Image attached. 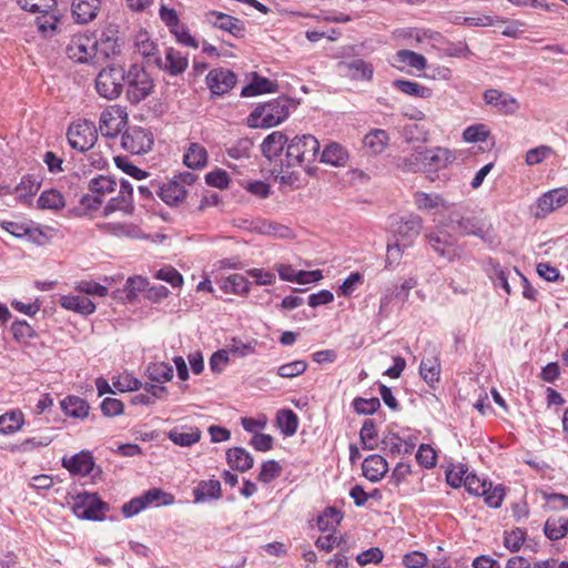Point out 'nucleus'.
Listing matches in <instances>:
<instances>
[{"instance_id":"f3484780","label":"nucleus","mask_w":568,"mask_h":568,"mask_svg":"<svg viewBox=\"0 0 568 568\" xmlns=\"http://www.w3.org/2000/svg\"><path fill=\"white\" fill-rule=\"evenodd\" d=\"M205 81L214 95H223L234 88L236 75L227 69H213L207 73Z\"/></svg>"},{"instance_id":"4468645a","label":"nucleus","mask_w":568,"mask_h":568,"mask_svg":"<svg viewBox=\"0 0 568 568\" xmlns=\"http://www.w3.org/2000/svg\"><path fill=\"white\" fill-rule=\"evenodd\" d=\"M568 203V190L566 187L554 189L544 193L537 200L535 217L544 219L555 210Z\"/></svg>"},{"instance_id":"b1692460","label":"nucleus","mask_w":568,"mask_h":568,"mask_svg":"<svg viewBox=\"0 0 568 568\" xmlns=\"http://www.w3.org/2000/svg\"><path fill=\"white\" fill-rule=\"evenodd\" d=\"M288 143V139L283 132L274 131L264 139L261 148L264 156L272 161L282 154L284 146Z\"/></svg>"},{"instance_id":"e433bc0d","label":"nucleus","mask_w":568,"mask_h":568,"mask_svg":"<svg viewBox=\"0 0 568 568\" xmlns=\"http://www.w3.org/2000/svg\"><path fill=\"white\" fill-rule=\"evenodd\" d=\"M189 64V60L185 55H183L180 51L169 48L165 51V64L164 69L171 75H178L183 73Z\"/></svg>"},{"instance_id":"49530a36","label":"nucleus","mask_w":568,"mask_h":568,"mask_svg":"<svg viewBox=\"0 0 568 568\" xmlns=\"http://www.w3.org/2000/svg\"><path fill=\"white\" fill-rule=\"evenodd\" d=\"M277 425L282 433L286 436H292L296 433L298 427L297 415L291 409H283L277 413Z\"/></svg>"},{"instance_id":"4be33fe9","label":"nucleus","mask_w":568,"mask_h":568,"mask_svg":"<svg viewBox=\"0 0 568 568\" xmlns=\"http://www.w3.org/2000/svg\"><path fill=\"white\" fill-rule=\"evenodd\" d=\"M363 475L372 483L379 481L388 471V464L381 455H371L364 459Z\"/></svg>"},{"instance_id":"79ce46f5","label":"nucleus","mask_w":568,"mask_h":568,"mask_svg":"<svg viewBox=\"0 0 568 568\" xmlns=\"http://www.w3.org/2000/svg\"><path fill=\"white\" fill-rule=\"evenodd\" d=\"M393 87L404 94L427 99L432 95V90L417 82L398 79L393 82Z\"/></svg>"},{"instance_id":"338daca9","label":"nucleus","mask_w":568,"mask_h":568,"mask_svg":"<svg viewBox=\"0 0 568 568\" xmlns=\"http://www.w3.org/2000/svg\"><path fill=\"white\" fill-rule=\"evenodd\" d=\"M155 278L170 283L173 287L183 284L182 275L172 266H165L155 273Z\"/></svg>"},{"instance_id":"9d476101","label":"nucleus","mask_w":568,"mask_h":568,"mask_svg":"<svg viewBox=\"0 0 568 568\" xmlns=\"http://www.w3.org/2000/svg\"><path fill=\"white\" fill-rule=\"evenodd\" d=\"M118 182L114 178L109 175H99L89 182V190L92 194L83 195L81 203L91 210L98 209L103 199L113 193Z\"/></svg>"},{"instance_id":"052dcab7","label":"nucleus","mask_w":568,"mask_h":568,"mask_svg":"<svg viewBox=\"0 0 568 568\" xmlns=\"http://www.w3.org/2000/svg\"><path fill=\"white\" fill-rule=\"evenodd\" d=\"M18 6L29 12L52 10L57 0H16Z\"/></svg>"},{"instance_id":"6e6d98bb","label":"nucleus","mask_w":568,"mask_h":568,"mask_svg":"<svg viewBox=\"0 0 568 568\" xmlns=\"http://www.w3.org/2000/svg\"><path fill=\"white\" fill-rule=\"evenodd\" d=\"M256 341L243 342L241 339L233 338L229 344V352L239 357H245L254 354L256 351Z\"/></svg>"},{"instance_id":"6ab92c4d","label":"nucleus","mask_w":568,"mask_h":568,"mask_svg":"<svg viewBox=\"0 0 568 568\" xmlns=\"http://www.w3.org/2000/svg\"><path fill=\"white\" fill-rule=\"evenodd\" d=\"M413 200L416 209L419 211H447L452 207V203L439 193L416 191L413 195Z\"/></svg>"},{"instance_id":"a211bd4d","label":"nucleus","mask_w":568,"mask_h":568,"mask_svg":"<svg viewBox=\"0 0 568 568\" xmlns=\"http://www.w3.org/2000/svg\"><path fill=\"white\" fill-rule=\"evenodd\" d=\"M209 21L217 29L226 31L235 38H243L245 34L244 23L232 16L219 11L207 13Z\"/></svg>"},{"instance_id":"09e8293b","label":"nucleus","mask_w":568,"mask_h":568,"mask_svg":"<svg viewBox=\"0 0 568 568\" xmlns=\"http://www.w3.org/2000/svg\"><path fill=\"white\" fill-rule=\"evenodd\" d=\"M38 203L40 207L50 210H60L65 205L63 195L54 189L42 192Z\"/></svg>"},{"instance_id":"1a4fd4ad","label":"nucleus","mask_w":568,"mask_h":568,"mask_svg":"<svg viewBox=\"0 0 568 568\" xmlns=\"http://www.w3.org/2000/svg\"><path fill=\"white\" fill-rule=\"evenodd\" d=\"M71 508L80 519L102 520L109 506L95 494H81L74 497Z\"/></svg>"},{"instance_id":"ddd939ff","label":"nucleus","mask_w":568,"mask_h":568,"mask_svg":"<svg viewBox=\"0 0 568 568\" xmlns=\"http://www.w3.org/2000/svg\"><path fill=\"white\" fill-rule=\"evenodd\" d=\"M120 211L125 214H132L134 211L133 204V186L126 180H120V189L116 196L109 200L103 209V215L109 216L113 212Z\"/></svg>"},{"instance_id":"cd10ccee","label":"nucleus","mask_w":568,"mask_h":568,"mask_svg":"<svg viewBox=\"0 0 568 568\" xmlns=\"http://www.w3.org/2000/svg\"><path fill=\"white\" fill-rule=\"evenodd\" d=\"M348 159V151L337 142L326 144L321 154V162L332 166H345Z\"/></svg>"},{"instance_id":"c756f323","label":"nucleus","mask_w":568,"mask_h":568,"mask_svg":"<svg viewBox=\"0 0 568 568\" xmlns=\"http://www.w3.org/2000/svg\"><path fill=\"white\" fill-rule=\"evenodd\" d=\"M251 231L258 234L282 239L290 237L292 235L290 227L267 220L253 221L251 223Z\"/></svg>"},{"instance_id":"6e6552de","label":"nucleus","mask_w":568,"mask_h":568,"mask_svg":"<svg viewBox=\"0 0 568 568\" xmlns=\"http://www.w3.org/2000/svg\"><path fill=\"white\" fill-rule=\"evenodd\" d=\"M99 39L94 33L74 34L67 45V54L79 63H87L98 54Z\"/></svg>"},{"instance_id":"7ed1b4c3","label":"nucleus","mask_w":568,"mask_h":568,"mask_svg":"<svg viewBox=\"0 0 568 568\" xmlns=\"http://www.w3.org/2000/svg\"><path fill=\"white\" fill-rule=\"evenodd\" d=\"M126 98L132 104L146 99L153 91L154 83L150 74L140 65L132 64L125 72Z\"/></svg>"},{"instance_id":"412c9836","label":"nucleus","mask_w":568,"mask_h":568,"mask_svg":"<svg viewBox=\"0 0 568 568\" xmlns=\"http://www.w3.org/2000/svg\"><path fill=\"white\" fill-rule=\"evenodd\" d=\"M201 430L195 426L181 425L168 433V438L181 447H190L201 439Z\"/></svg>"},{"instance_id":"423d86ee","label":"nucleus","mask_w":568,"mask_h":568,"mask_svg":"<svg viewBox=\"0 0 568 568\" xmlns=\"http://www.w3.org/2000/svg\"><path fill=\"white\" fill-rule=\"evenodd\" d=\"M464 487L475 496H483L485 503L491 508H499L505 497L504 488L500 485L493 486L490 481L480 479L475 474H468L464 480Z\"/></svg>"},{"instance_id":"3c124183","label":"nucleus","mask_w":568,"mask_h":568,"mask_svg":"<svg viewBox=\"0 0 568 568\" xmlns=\"http://www.w3.org/2000/svg\"><path fill=\"white\" fill-rule=\"evenodd\" d=\"M307 363L303 359H296L277 367V375L283 378H294L304 374L307 369Z\"/></svg>"},{"instance_id":"9b49d317","label":"nucleus","mask_w":568,"mask_h":568,"mask_svg":"<svg viewBox=\"0 0 568 568\" xmlns=\"http://www.w3.org/2000/svg\"><path fill=\"white\" fill-rule=\"evenodd\" d=\"M128 123L125 108L114 104L104 109L100 115L99 130L108 138L116 136Z\"/></svg>"},{"instance_id":"20e7f679","label":"nucleus","mask_w":568,"mask_h":568,"mask_svg":"<svg viewBox=\"0 0 568 568\" xmlns=\"http://www.w3.org/2000/svg\"><path fill=\"white\" fill-rule=\"evenodd\" d=\"M197 180V175L192 172H182L175 175L171 181L158 186V194L163 202L169 205H176L184 201L187 194V187L192 186Z\"/></svg>"},{"instance_id":"bb28decb","label":"nucleus","mask_w":568,"mask_h":568,"mask_svg":"<svg viewBox=\"0 0 568 568\" xmlns=\"http://www.w3.org/2000/svg\"><path fill=\"white\" fill-rule=\"evenodd\" d=\"M100 0H73L72 14L78 23H88L97 17Z\"/></svg>"},{"instance_id":"7c9ffc66","label":"nucleus","mask_w":568,"mask_h":568,"mask_svg":"<svg viewBox=\"0 0 568 568\" xmlns=\"http://www.w3.org/2000/svg\"><path fill=\"white\" fill-rule=\"evenodd\" d=\"M226 460L231 468L245 473L253 467L254 458L242 447H233L226 452Z\"/></svg>"},{"instance_id":"a19ab883","label":"nucleus","mask_w":568,"mask_h":568,"mask_svg":"<svg viewBox=\"0 0 568 568\" xmlns=\"http://www.w3.org/2000/svg\"><path fill=\"white\" fill-rule=\"evenodd\" d=\"M61 407L65 415L75 417V418H84L89 414V405L88 403L77 396H68L61 402Z\"/></svg>"},{"instance_id":"72a5a7b5","label":"nucleus","mask_w":568,"mask_h":568,"mask_svg":"<svg viewBox=\"0 0 568 568\" xmlns=\"http://www.w3.org/2000/svg\"><path fill=\"white\" fill-rule=\"evenodd\" d=\"M97 227L100 232L104 234H111L114 236H125V237H138L140 235V230L138 226L128 223L121 222H104L98 223Z\"/></svg>"},{"instance_id":"603ef678","label":"nucleus","mask_w":568,"mask_h":568,"mask_svg":"<svg viewBox=\"0 0 568 568\" xmlns=\"http://www.w3.org/2000/svg\"><path fill=\"white\" fill-rule=\"evenodd\" d=\"M39 187L40 183L36 178L26 175L21 179L20 183L14 187V190H12V193H16L20 199H26L36 194Z\"/></svg>"},{"instance_id":"f8f14e48","label":"nucleus","mask_w":568,"mask_h":568,"mask_svg":"<svg viewBox=\"0 0 568 568\" xmlns=\"http://www.w3.org/2000/svg\"><path fill=\"white\" fill-rule=\"evenodd\" d=\"M121 144L124 150L132 154H143L151 150L153 135L142 126H130L122 134Z\"/></svg>"},{"instance_id":"0e129e2a","label":"nucleus","mask_w":568,"mask_h":568,"mask_svg":"<svg viewBox=\"0 0 568 568\" xmlns=\"http://www.w3.org/2000/svg\"><path fill=\"white\" fill-rule=\"evenodd\" d=\"M489 132L484 124H476L466 128L463 132V138L466 142H484L488 138Z\"/></svg>"},{"instance_id":"13d9d810","label":"nucleus","mask_w":568,"mask_h":568,"mask_svg":"<svg viewBox=\"0 0 568 568\" xmlns=\"http://www.w3.org/2000/svg\"><path fill=\"white\" fill-rule=\"evenodd\" d=\"M468 469L465 465H454L446 471V481L453 488L464 486L465 477L468 475Z\"/></svg>"},{"instance_id":"58836bf2","label":"nucleus","mask_w":568,"mask_h":568,"mask_svg":"<svg viewBox=\"0 0 568 568\" xmlns=\"http://www.w3.org/2000/svg\"><path fill=\"white\" fill-rule=\"evenodd\" d=\"M424 150L415 152L398 159L397 166L404 172H419L427 170Z\"/></svg>"},{"instance_id":"37998d69","label":"nucleus","mask_w":568,"mask_h":568,"mask_svg":"<svg viewBox=\"0 0 568 568\" xmlns=\"http://www.w3.org/2000/svg\"><path fill=\"white\" fill-rule=\"evenodd\" d=\"M419 374L429 385L438 382L440 375V364L437 357L432 356L424 358L419 365Z\"/></svg>"},{"instance_id":"2eb2a0df","label":"nucleus","mask_w":568,"mask_h":568,"mask_svg":"<svg viewBox=\"0 0 568 568\" xmlns=\"http://www.w3.org/2000/svg\"><path fill=\"white\" fill-rule=\"evenodd\" d=\"M486 104L496 109L501 114H515L520 104L513 95L497 89H488L483 94Z\"/></svg>"},{"instance_id":"dca6fc26","label":"nucleus","mask_w":568,"mask_h":568,"mask_svg":"<svg viewBox=\"0 0 568 568\" xmlns=\"http://www.w3.org/2000/svg\"><path fill=\"white\" fill-rule=\"evenodd\" d=\"M337 70L343 77L356 81H369L374 74V68L363 59L344 60L337 63Z\"/></svg>"},{"instance_id":"a878e982","label":"nucleus","mask_w":568,"mask_h":568,"mask_svg":"<svg viewBox=\"0 0 568 568\" xmlns=\"http://www.w3.org/2000/svg\"><path fill=\"white\" fill-rule=\"evenodd\" d=\"M423 219L417 214H410L403 217L397 227V234L400 239L407 241L409 245L422 232ZM406 246V244H404Z\"/></svg>"},{"instance_id":"f704fd0d","label":"nucleus","mask_w":568,"mask_h":568,"mask_svg":"<svg viewBox=\"0 0 568 568\" xmlns=\"http://www.w3.org/2000/svg\"><path fill=\"white\" fill-rule=\"evenodd\" d=\"M184 164L190 169H202L207 163V151L200 143H191L183 155Z\"/></svg>"},{"instance_id":"0eeeda50","label":"nucleus","mask_w":568,"mask_h":568,"mask_svg":"<svg viewBox=\"0 0 568 568\" xmlns=\"http://www.w3.org/2000/svg\"><path fill=\"white\" fill-rule=\"evenodd\" d=\"M67 138L70 146L80 152L90 150L98 140L95 124L88 120H79L70 124Z\"/></svg>"},{"instance_id":"4d7b16f0","label":"nucleus","mask_w":568,"mask_h":568,"mask_svg":"<svg viewBox=\"0 0 568 568\" xmlns=\"http://www.w3.org/2000/svg\"><path fill=\"white\" fill-rule=\"evenodd\" d=\"M149 282L145 277L142 276H132L129 277L124 284V292L126 294V298L132 301L136 297L140 292H143L148 288Z\"/></svg>"},{"instance_id":"ea45409f","label":"nucleus","mask_w":568,"mask_h":568,"mask_svg":"<svg viewBox=\"0 0 568 568\" xmlns=\"http://www.w3.org/2000/svg\"><path fill=\"white\" fill-rule=\"evenodd\" d=\"M544 532L550 540H559L568 532V518L550 517L544 525Z\"/></svg>"},{"instance_id":"a18cd8bd","label":"nucleus","mask_w":568,"mask_h":568,"mask_svg":"<svg viewBox=\"0 0 568 568\" xmlns=\"http://www.w3.org/2000/svg\"><path fill=\"white\" fill-rule=\"evenodd\" d=\"M222 290L225 293H232L236 295H245L248 293L250 283L242 274H232L226 277L222 284Z\"/></svg>"},{"instance_id":"473e14b6","label":"nucleus","mask_w":568,"mask_h":568,"mask_svg":"<svg viewBox=\"0 0 568 568\" xmlns=\"http://www.w3.org/2000/svg\"><path fill=\"white\" fill-rule=\"evenodd\" d=\"M427 170H439L454 161L453 153L445 148L424 149Z\"/></svg>"},{"instance_id":"864d4df0","label":"nucleus","mask_w":568,"mask_h":568,"mask_svg":"<svg viewBox=\"0 0 568 568\" xmlns=\"http://www.w3.org/2000/svg\"><path fill=\"white\" fill-rule=\"evenodd\" d=\"M38 12L41 13L36 20L39 31L44 36L53 33L59 21L58 17L51 10Z\"/></svg>"},{"instance_id":"f03ea898","label":"nucleus","mask_w":568,"mask_h":568,"mask_svg":"<svg viewBox=\"0 0 568 568\" xmlns=\"http://www.w3.org/2000/svg\"><path fill=\"white\" fill-rule=\"evenodd\" d=\"M320 151L318 140L311 134L294 136L286 148L285 165L287 168L311 165Z\"/></svg>"},{"instance_id":"69168bd1","label":"nucleus","mask_w":568,"mask_h":568,"mask_svg":"<svg viewBox=\"0 0 568 568\" xmlns=\"http://www.w3.org/2000/svg\"><path fill=\"white\" fill-rule=\"evenodd\" d=\"M416 459L425 468H432L436 465V452L429 445L422 444L417 450Z\"/></svg>"},{"instance_id":"774afa93","label":"nucleus","mask_w":568,"mask_h":568,"mask_svg":"<svg viewBox=\"0 0 568 568\" xmlns=\"http://www.w3.org/2000/svg\"><path fill=\"white\" fill-rule=\"evenodd\" d=\"M524 541H525V531L519 528L511 530L509 532H506L505 538H504L505 547L513 552L518 551L520 549L521 545L524 544Z\"/></svg>"},{"instance_id":"de8ad7c7","label":"nucleus","mask_w":568,"mask_h":568,"mask_svg":"<svg viewBox=\"0 0 568 568\" xmlns=\"http://www.w3.org/2000/svg\"><path fill=\"white\" fill-rule=\"evenodd\" d=\"M148 377L156 383H165L173 377V367L166 363H152L146 367Z\"/></svg>"},{"instance_id":"f257e3e1","label":"nucleus","mask_w":568,"mask_h":568,"mask_svg":"<svg viewBox=\"0 0 568 568\" xmlns=\"http://www.w3.org/2000/svg\"><path fill=\"white\" fill-rule=\"evenodd\" d=\"M292 101L286 97H280L266 102L250 114L247 123L252 128H272L282 123L290 114Z\"/></svg>"},{"instance_id":"c9c22d12","label":"nucleus","mask_w":568,"mask_h":568,"mask_svg":"<svg viewBox=\"0 0 568 568\" xmlns=\"http://www.w3.org/2000/svg\"><path fill=\"white\" fill-rule=\"evenodd\" d=\"M24 425V415L20 409H12L0 415V434H14Z\"/></svg>"},{"instance_id":"2f4dec72","label":"nucleus","mask_w":568,"mask_h":568,"mask_svg":"<svg viewBox=\"0 0 568 568\" xmlns=\"http://www.w3.org/2000/svg\"><path fill=\"white\" fill-rule=\"evenodd\" d=\"M450 223L454 230L462 235H476L483 236V226L480 222L473 216H458L456 213L450 215Z\"/></svg>"},{"instance_id":"5701e85b","label":"nucleus","mask_w":568,"mask_h":568,"mask_svg":"<svg viewBox=\"0 0 568 568\" xmlns=\"http://www.w3.org/2000/svg\"><path fill=\"white\" fill-rule=\"evenodd\" d=\"M393 65L399 70L409 67L417 71H423L426 68V58L410 50H398L393 57Z\"/></svg>"},{"instance_id":"39448f33","label":"nucleus","mask_w":568,"mask_h":568,"mask_svg":"<svg viewBox=\"0 0 568 568\" xmlns=\"http://www.w3.org/2000/svg\"><path fill=\"white\" fill-rule=\"evenodd\" d=\"M125 71L120 65H111L101 70L95 79L97 92L108 100L116 99L122 90Z\"/></svg>"},{"instance_id":"393cba45","label":"nucleus","mask_w":568,"mask_h":568,"mask_svg":"<svg viewBox=\"0 0 568 568\" xmlns=\"http://www.w3.org/2000/svg\"><path fill=\"white\" fill-rule=\"evenodd\" d=\"M389 144V134L382 129H373L363 138L364 149L374 155L383 153Z\"/></svg>"},{"instance_id":"c85d7f7f","label":"nucleus","mask_w":568,"mask_h":568,"mask_svg":"<svg viewBox=\"0 0 568 568\" xmlns=\"http://www.w3.org/2000/svg\"><path fill=\"white\" fill-rule=\"evenodd\" d=\"M59 304L68 310L82 315H90L95 311V304L85 296L63 295L60 297Z\"/></svg>"},{"instance_id":"4c0bfd02","label":"nucleus","mask_w":568,"mask_h":568,"mask_svg":"<svg viewBox=\"0 0 568 568\" xmlns=\"http://www.w3.org/2000/svg\"><path fill=\"white\" fill-rule=\"evenodd\" d=\"M220 497H221V483L216 479L202 480L194 488L195 503H201L209 498L219 499Z\"/></svg>"},{"instance_id":"8fccbe9b","label":"nucleus","mask_w":568,"mask_h":568,"mask_svg":"<svg viewBox=\"0 0 568 568\" xmlns=\"http://www.w3.org/2000/svg\"><path fill=\"white\" fill-rule=\"evenodd\" d=\"M359 437L365 449L373 450L377 447L376 425L373 419H366L361 428Z\"/></svg>"},{"instance_id":"680f3d73","label":"nucleus","mask_w":568,"mask_h":568,"mask_svg":"<svg viewBox=\"0 0 568 568\" xmlns=\"http://www.w3.org/2000/svg\"><path fill=\"white\" fill-rule=\"evenodd\" d=\"M145 506L152 505L154 503H159L162 505H171L174 500L173 496L164 493L159 488H153L145 491L142 495Z\"/></svg>"},{"instance_id":"c03bdc74","label":"nucleus","mask_w":568,"mask_h":568,"mask_svg":"<svg viewBox=\"0 0 568 568\" xmlns=\"http://www.w3.org/2000/svg\"><path fill=\"white\" fill-rule=\"evenodd\" d=\"M276 84L266 78L255 77V79L242 89V97H254L262 93L274 92Z\"/></svg>"},{"instance_id":"bf43d9fd","label":"nucleus","mask_w":568,"mask_h":568,"mask_svg":"<svg viewBox=\"0 0 568 568\" xmlns=\"http://www.w3.org/2000/svg\"><path fill=\"white\" fill-rule=\"evenodd\" d=\"M112 385L119 392H133L142 386L141 382L130 374H121L114 377Z\"/></svg>"},{"instance_id":"aec40b11","label":"nucleus","mask_w":568,"mask_h":568,"mask_svg":"<svg viewBox=\"0 0 568 568\" xmlns=\"http://www.w3.org/2000/svg\"><path fill=\"white\" fill-rule=\"evenodd\" d=\"M62 466L74 475L87 476L92 471L94 462L91 453L82 450L71 457H63Z\"/></svg>"},{"instance_id":"5fc2aeb1","label":"nucleus","mask_w":568,"mask_h":568,"mask_svg":"<svg viewBox=\"0 0 568 568\" xmlns=\"http://www.w3.org/2000/svg\"><path fill=\"white\" fill-rule=\"evenodd\" d=\"M13 338L21 344H27L34 337V329L26 321H16L11 325Z\"/></svg>"},{"instance_id":"e2e57ef3","label":"nucleus","mask_w":568,"mask_h":568,"mask_svg":"<svg viewBox=\"0 0 568 568\" xmlns=\"http://www.w3.org/2000/svg\"><path fill=\"white\" fill-rule=\"evenodd\" d=\"M281 466L275 460H267L263 463L257 479L262 483L268 484L281 474Z\"/></svg>"}]
</instances>
